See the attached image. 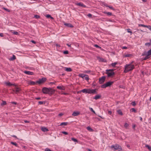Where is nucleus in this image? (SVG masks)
Instances as JSON below:
<instances>
[{"label":"nucleus","mask_w":151,"mask_h":151,"mask_svg":"<svg viewBox=\"0 0 151 151\" xmlns=\"http://www.w3.org/2000/svg\"><path fill=\"white\" fill-rule=\"evenodd\" d=\"M145 147L147 148L149 151H151V147L150 146L147 145H146Z\"/></svg>","instance_id":"31"},{"label":"nucleus","mask_w":151,"mask_h":151,"mask_svg":"<svg viewBox=\"0 0 151 151\" xmlns=\"http://www.w3.org/2000/svg\"><path fill=\"white\" fill-rule=\"evenodd\" d=\"M30 42L35 44L36 43V42L33 40H31Z\"/></svg>","instance_id":"56"},{"label":"nucleus","mask_w":151,"mask_h":151,"mask_svg":"<svg viewBox=\"0 0 151 151\" xmlns=\"http://www.w3.org/2000/svg\"><path fill=\"white\" fill-rule=\"evenodd\" d=\"M106 77L105 76H102L99 78V83L100 84H103L105 81Z\"/></svg>","instance_id":"5"},{"label":"nucleus","mask_w":151,"mask_h":151,"mask_svg":"<svg viewBox=\"0 0 151 151\" xmlns=\"http://www.w3.org/2000/svg\"><path fill=\"white\" fill-rule=\"evenodd\" d=\"M85 75H84L83 74H80L79 75V76L80 77L83 78L85 76Z\"/></svg>","instance_id":"37"},{"label":"nucleus","mask_w":151,"mask_h":151,"mask_svg":"<svg viewBox=\"0 0 151 151\" xmlns=\"http://www.w3.org/2000/svg\"><path fill=\"white\" fill-rule=\"evenodd\" d=\"M128 126H129V124L127 123H125V124H124L125 127L127 128L128 127Z\"/></svg>","instance_id":"45"},{"label":"nucleus","mask_w":151,"mask_h":151,"mask_svg":"<svg viewBox=\"0 0 151 151\" xmlns=\"http://www.w3.org/2000/svg\"><path fill=\"white\" fill-rule=\"evenodd\" d=\"M40 16L37 15H34V17L36 19H39L40 18Z\"/></svg>","instance_id":"36"},{"label":"nucleus","mask_w":151,"mask_h":151,"mask_svg":"<svg viewBox=\"0 0 151 151\" xmlns=\"http://www.w3.org/2000/svg\"><path fill=\"white\" fill-rule=\"evenodd\" d=\"M68 123L67 122H63L60 123V126H66L67 125Z\"/></svg>","instance_id":"25"},{"label":"nucleus","mask_w":151,"mask_h":151,"mask_svg":"<svg viewBox=\"0 0 151 151\" xmlns=\"http://www.w3.org/2000/svg\"><path fill=\"white\" fill-rule=\"evenodd\" d=\"M108 114L110 115H111V114H112L111 111H109Z\"/></svg>","instance_id":"64"},{"label":"nucleus","mask_w":151,"mask_h":151,"mask_svg":"<svg viewBox=\"0 0 151 151\" xmlns=\"http://www.w3.org/2000/svg\"><path fill=\"white\" fill-rule=\"evenodd\" d=\"M108 7H109V9H111L113 10H115L114 9L113 7L112 6H108Z\"/></svg>","instance_id":"46"},{"label":"nucleus","mask_w":151,"mask_h":151,"mask_svg":"<svg viewBox=\"0 0 151 151\" xmlns=\"http://www.w3.org/2000/svg\"><path fill=\"white\" fill-rule=\"evenodd\" d=\"M151 45V42H147L145 44V46H147L148 47H149Z\"/></svg>","instance_id":"35"},{"label":"nucleus","mask_w":151,"mask_h":151,"mask_svg":"<svg viewBox=\"0 0 151 151\" xmlns=\"http://www.w3.org/2000/svg\"><path fill=\"white\" fill-rule=\"evenodd\" d=\"M57 88L60 90H64L65 89V88L63 86H58L57 87Z\"/></svg>","instance_id":"13"},{"label":"nucleus","mask_w":151,"mask_h":151,"mask_svg":"<svg viewBox=\"0 0 151 151\" xmlns=\"http://www.w3.org/2000/svg\"><path fill=\"white\" fill-rule=\"evenodd\" d=\"M124 72L125 73H127L132 70L134 68V66L131 64H126L124 66Z\"/></svg>","instance_id":"2"},{"label":"nucleus","mask_w":151,"mask_h":151,"mask_svg":"<svg viewBox=\"0 0 151 151\" xmlns=\"http://www.w3.org/2000/svg\"><path fill=\"white\" fill-rule=\"evenodd\" d=\"M145 55H147L149 56L151 55V49L149 50L147 52L145 51L142 54L143 56Z\"/></svg>","instance_id":"7"},{"label":"nucleus","mask_w":151,"mask_h":151,"mask_svg":"<svg viewBox=\"0 0 151 151\" xmlns=\"http://www.w3.org/2000/svg\"><path fill=\"white\" fill-rule=\"evenodd\" d=\"M132 56V55L129 54H126L124 55L125 57H131Z\"/></svg>","instance_id":"23"},{"label":"nucleus","mask_w":151,"mask_h":151,"mask_svg":"<svg viewBox=\"0 0 151 151\" xmlns=\"http://www.w3.org/2000/svg\"><path fill=\"white\" fill-rule=\"evenodd\" d=\"M2 102L1 104V106H3L6 104V101L3 100H2Z\"/></svg>","instance_id":"20"},{"label":"nucleus","mask_w":151,"mask_h":151,"mask_svg":"<svg viewBox=\"0 0 151 151\" xmlns=\"http://www.w3.org/2000/svg\"><path fill=\"white\" fill-rule=\"evenodd\" d=\"M63 52L65 54H68V50L64 51Z\"/></svg>","instance_id":"43"},{"label":"nucleus","mask_w":151,"mask_h":151,"mask_svg":"<svg viewBox=\"0 0 151 151\" xmlns=\"http://www.w3.org/2000/svg\"><path fill=\"white\" fill-rule=\"evenodd\" d=\"M5 84L6 85L9 86H11L12 85L15 86L14 84H12L10 82H6L5 83Z\"/></svg>","instance_id":"21"},{"label":"nucleus","mask_w":151,"mask_h":151,"mask_svg":"<svg viewBox=\"0 0 151 151\" xmlns=\"http://www.w3.org/2000/svg\"><path fill=\"white\" fill-rule=\"evenodd\" d=\"M62 133H63V134H65V135H67L68 134V133L67 132H65V131L62 132Z\"/></svg>","instance_id":"47"},{"label":"nucleus","mask_w":151,"mask_h":151,"mask_svg":"<svg viewBox=\"0 0 151 151\" xmlns=\"http://www.w3.org/2000/svg\"><path fill=\"white\" fill-rule=\"evenodd\" d=\"M131 104L134 106H135L136 104V103H135V101H133V102H132V103H131Z\"/></svg>","instance_id":"42"},{"label":"nucleus","mask_w":151,"mask_h":151,"mask_svg":"<svg viewBox=\"0 0 151 151\" xmlns=\"http://www.w3.org/2000/svg\"><path fill=\"white\" fill-rule=\"evenodd\" d=\"M64 24L67 27H70L71 28L73 27V26L70 23H64Z\"/></svg>","instance_id":"12"},{"label":"nucleus","mask_w":151,"mask_h":151,"mask_svg":"<svg viewBox=\"0 0 151 151\" xmlns=\"http://www.w3.org/2000/svg\"><path fill=\"white\" fill-rule=\"evenodd\" d=\"M97 89H89L88 90V93L96 94L97 93L96 92Z\"/></svg>","instance_id":"6"},{"label":"nucleus","mask_w":151,"mask_h":151,"mask_svg":"<svg viewBox=\"0 0 151 151\" xmlns=\"http://www.w3.org/2000/svg\"><path fill=\"white\" fill-rule=\"evenodd\" d=\"M131 111L132 112L135 113L137 111L134 108H132L131 109Z\"/></svg>","instance_id":"41"},{"label":"nucleus","mask_w":151,"mask_h":151,"mask_svg":"<svg viewBox=\"0 0 151 151\" xmlns=\"http://www.w3.org/2000/svg\"><path fill=\"white\" fill-rule=\"evenodd\" d=\"M117 64V62H115L114 63H113L111 64V65L113 67H115V65H116Z\"/></svg>","instance_id":"40"},{"label":"nucleus","mask_w":151,"mask_h":151,"mask_svg":"<svg viewBox=\"0 0 151 151\" xmlns=\"http://www.w3.org/2000/svg\"><path fill=\"white\" fill-rule=\"evenodd\" d=\"M45 101H39L38 102V104H45Z\"/></svg>","instance_id":"34"},{"label":"nucleus","mask_w":151,"mask_h":151,"mask_svg":"<svg viewBox=\"0 0 151 151\" xmlns=\"http://www.w3.org/2000/svg\"><path fill=\"white\" fill-rule=\"evenodd\" d=\"M91 72L90 70H85L84 71V73H90Z\"/></svg>","instance_id":"54"},{"label":"nucleus","mask_w":151,"mask_h":151,"mask_svg":"<svg viewBox=\"0 0 151 151\" xmlns=\"http://www.w3.org/2000/svg\"><path fill=\"white\" fill-rule=\"evenodd\" d=\"M87 129L88 130L92 132L93 131V129L91 128V127H87Z\"/></svg>","instance_id":"32"},{"label":"nucleus","mask_w":151,"mask_h":151,"mask_svg":"<svg viewBox=\"0 0 151 151\" xmlns=\"http://www.w3.org/2000/svg\"><path fill=\"white\" fill-rule=\"evenodd\" d=\"M11 103L12 104H14L16 105L17 104V103L16 102L13 101L11 102Z\"/></svg>","instance_id":"57"},{"label":"nucleus","mask_w":151,"mask_h":151,"mask_svg":"<svg viewBox=\"0 0 151 151\" xmlns=\"http://www.w3.org/2000/svg\"><path fill=\"white\" fill-rule=\"evenodd\" d=\"M71 139L72 141L74 142H78V140L73 137Z\"/></svg>","instance_id":"38"},{"label":"nucleus","mask_w":151,"mask_h":151,"mask_svg":"<svg viewBox=\"0 0 151 151\" xmlns=\"http://www.w3.org/2000/svg\"><path fill=\"white\" fill-rule=\"evenodd\" d=\"M24 73L26 74L30 75H34V73L32 72L28 71H24Z\"/></svg>","instance_id":"10"},{"label":"nucleus","mask_w":151,"mask_h":151,"mask_svg":"<svg viewBox=\"0 0 151 151\" xmlns=\"http://www.w3.org/2000/svg\"><path fill=\"white\" fill-rule=\"evenodd\" d=\"M114 83L113 81H109L106 83L101 86V87L103 88H105L107 87L110 86Z\"/></svg>","instance_id":"3"},{"label":"nucleus","mask_w":151,"mask_h":151,"mask_svg":"<svg viewBox=\"0 0 151 151\" xmlns=\"http://www.w3.org/2000/svg\"><path fill=\"white\" fill-rule=\"evenodd\" d=\"M119 147L120 146L117 145H113L111 146V148H114L115 150H118V149H119V150H120L119 149L120 148H119ZM120 149L122 150L121 148H120Z\"/></svg>","instance_id":"8"},{"label":"nucleus","mask_w":151,"mask_h":151,"mask_svg":"<svg viewBox=\"0 0 151 151\" xmlns=\"http://www.w3.org/2000/svg\"><path fill=\"white\" fill-rule=\"evenodd\" d=\"M42 91L43 93L48 94L51 96L54 94L55 90L51 88L44 87L42 89Z\"/></svg>","instance_id":"1"},{"label":"nucleus","mask_w":151,"mask_h":151,"mask_svg":"<svg viewBox=\"0 0 151 151\" xmlns=\"http://www.w3.org/2000/svg\"><path fill=\"white\" fill-rule=\"evenodd\" d=\"M138 25L139 27L141 26V27H147V25H145L143 24H139Z\"/></svg>","instance_id":"39"},{"label":"nucleus","mask_w":151,"mask_h":151,"mask_svg":"<svg viewBox=\"0 0 151 151\" xmlns=\"http://www.w3.org/2000/svg\"><path fill=\"white\" fill-rule=\"evenodd\" d=\"M147 28L148 29H149L150 30H151V26L150 25L147 26Z\"/></svg>","instance_id":"51"},{"label":"nucleus","mask_w":151,"mask_h":151,"mask_svg":"<svg viewBox=\"0 0 151 151\" xmlns=\"http://www.w3.org/2000/svg\"><path fill=\"white\" fill-rule=\"evenodd\" d=\"M80 114V113L79 112L74 111L72 115L74 116H77L78 115H79Z\"/></svg>","instance_id":"14"},{"label":"nucleus","mask_w":151,"mask_h":151,"mask_svg":"<svg viewBox=\"0 0 151 151\" xmlns=\"http://www.w3.org/2000/svg\"><path fill=\"white\" fill-rule=\"evenodd\" d=\"M55 45L57 47H60V45L58 44H56Z\"/></svg>","instance_id":"58"},{"label":"nucleus","mask_w":151,"mask_h":151,"mask_svg":"<svg viewBox=\"0 0 151 151\" xmlns=\"http://www.w3.org/2000/svg\"><path fill=\"white\" fill-rule=\"evenodd\" d=\"M88 90L87 89H84L81 90L82 92L85 93H88Z\"/></svg>","instance_id":"18"},{"label":"nucleus","mask_w":151,"mask_h":151,"mask_svg":"<svg viewBox=\"0 0 151 151\" xmlns=\"http://www.w3.org/2000/svg\"><path fill=\"white\" fill-rule=\"evenodd\" d=\"M11 143L12 144V145H15L16 147H18V145H17V144L16 142H11Z\"/></svg>","instance_id":"29"},{"label":"nucleus","mask_w":151,"mask_h":151,"mask_svg":"<svg viewBox=\"0 0 151 151\" xmlns=\"http://www.w3.org/2000/svg\"><path fill=\"white\" fill-rule=\"evenodd\" d=\"M100 61H101V62H105V61L104 60V59L103 58H101L100 59Z\"/></svg>","instance_id":"53"},{"label":"nucleus","mask_w":151,"mask_h":151,"mask_svg":"<svg viewBox=\"0 0 151 151\" xmlns=\"http://www.w3.org/2000/svg\"><path fill=\"white\" fill-rule=\"evenodd\" d=\"M87 16L91 18L92 17V15L91 14H88L87 15Z\"/></svg>","instance_id":"52"},{"label":"nucleus","mask_w":151,"mask_h":151,"mask_svg":"<svg viewBox=\"0 0 151 151\" xmlns=\"http://www.w3.org/2000/svg\"><path fill=\"white\" fill-rule=\"evenodd\" d=\"M16 89L15 90H13V91L14 92H15L16 93H18L21 90L18 87H16Z\"/></svg>","instance_id":"16"},{"label":"nucleus","mask_w":151,"mask_h":151,"mask_svg":"<svg viewBox=\"0 0 151 151\" xmlns=\"http://www.w3.org/2000/svg\"><path fill=\"white\" fill-rule=\"evenodd\" d=\"M89 109H90V111L92 112L93 110L92 108L89 107Z\"/></svg>","instance_id":"60"},{"label":"nucleus","mask_w":151,"mask_h":151,"mask_svg":"<svg viewBox=\"0 0 151 151\" xmlns=\"http://www.w3.org/2000/svg\"><path fill=\"white\" fill-rule=\"evenodd\" d=\"M36 83H37L36 81L35 82L32 81H31L30 82V84L31 85H34Z\"/></svg>","instance_id":"30"},{"label":"nucleus","mask_w":151,"mask_h":151,"mask_svg":"<svg viewBox=\"0 0 151 151\" xmlns=\"http://www.w3.org/2000/svg\"><path fill=\"white\" fill-rule=\"evenodd\" d=\"M41 130L44 132H47L49 131L48 129L45 127H42L41 128Z\"/></svg>","instance_id":"15"},{"label":"nucleus","mask_w":151,"mask_h":151,"mask_svg":"<svg viewBox=\"0 0 151 151\" xmlns=\"http://www.w3.org/2000/svg\"><path fill=\"white\" fill-rule=\"evenodd\" d=\"M47 80L46 78L43 77L41 79H39V80L36 81L37 83L40 84L43 83Z\"/></svg>","instance_id":"4"},{"label":"nucleus","mask_w":151,"mask_h":151,"mask_svg":"<svg viewBox=\"0 0 151 151\" xmlns=\"http://www.w3.org/2000/svg\"><path fill=\"white\" fill-rule=\"evenodd\" d=\"M145 56H146L143 58V60H146L150 58V56H149L147 55H145Z\"/></svg>","instance_id":"27"},{"label":"nucleus","mask_w":151,"mask_h":151,"mask_svg":"<svg viewBox=\"0 0 151 151\" xmlns=\"http://www.w3.org/2000/svg\"><path fill=\"white\" fill-rule=\"evenodd\" d=\"M117 112L118 114H119L120 115H123V114L122 111L120 109L117 110Z\"/></svg>","instance_id":"19"},{"label":"nucleus","mask_w":151,"mask_h":151,"mask_svg":"<svg viewBox=\"0 0 151 151\" xmlns=\"http://www.w3.org/2000/svg\"><path fill=\"white\" fill-rule=\"evenodd\" d=\"M106 73L108 77H111L115 74L114 72H106Z\"/></svg>","instance_id":"9"},{"label":"nucleus","mask_w":151,"mask_h":151,"mask_svg":"<svg viewBox=\"0 0 151 151\" xmlns=\"http://www.w3.org/2000/svg\"><path fill=\"white\" fill-rule=\"evenodd\" d=\"M83 79L86 80L87 81L89 79L88 76L87 75H85L83 78Z\"/></svg>","instance_id":"26"},{"label":"nucleus","mask_w":151,"mask_h":151,"mask_svg":"<svg viewBox=\"0 0 151 151\" xmlns=\"http://www.w3.org/2000/svg\"><path fill=\"white\" fill-rule=\"evenodd\" d=\"M3 9H4V10H5L6 11H7V12H10V11L9 9H7V8H6L4 7V8H3Z\"/></svg>","instance_id":"44"},{"label":"nucleus","mask_w":151,"mask_h":151,"mask_svg":"<svg viewBox=\"0 0 151 151\" xmlns=\"http://www.w3.org/2000/svg\"><path fill=\"white\" fill-rule=\"evenodd\" d=\"M45 151H51V150L49 148H46L45 149Z\"/></svg>","instance_id":"55"},{"label":"nucleus","mask_w":151,"mask_h":151,"mask_svg":"<svg viewBox=\"0 0 151 151\" xmlns=\"http://www.w3.org/2000/svg\"><path fill=\"white\" fill-rule=\"evenodd\" d=\"M0 36L2 37L3 36V33H0Z\"/></svg>","instance_id":"62"},{"label":"nucleus","mask_w":151,"mask_h":151,"mask_svg":"<svg viewBox=\"0 0 151 151\" xmlns=\"http://www.w3.org/2000/svg\"><path fill=\"white\" fill-rule=\"evenodd\" d=\"M16 58V56H15V55H13V56L10 58V60L12 61V60H14Z\"/></svg>","instance_id":"24"},{"label":"nucleus","mask_w":151,"mask_h":151,"mask_svg":"<svg viewBox=\"0 0 151 151\" xmlns=\"http://www.w3.org/2000/svg\"><path fill=\"white\" fill-rule=\"evenodd\" d=\"M63 114L62 113H60L58 114V116H62L63 115Z\"/></svg>","instance_id":"61"},{"label":"nucleus","mask_w":151,"mask_h":151,"mask_svg":"<svg viewBox=\"0 0 151 151\" xmlns=\"http://www.w3.org/2000/svg\"><path fill=\"white\" fill-rule=\"evenodd\" d=\"M103 13L106 14L108 16H111L112 15V13L110 12H106L105 11L103 12Z\"/></svg>","instance_id":"22"},{"label":"nucleus","mask_w":151,"mask_h":151,"mask_svg":"<svg viewBox=\"0 0 151 151\" xmlns=\"http://www.w3.org/2000/svg\"><path fill=\"white\" fill-rule=\"evenodd\" d=\"M76 4L77 5L79 6L83 7H86V6L84 5L82 3L80 2L79 3H76Z\"/></svg>","instance_id":"11"},{"label":"nucleus","mask_w":151,"mask_h":151,"mask_svg":"<svg viewBox=\"0 0 151 151\" xmlns=\"http://www.w3.org/2000/svg\"><path fill=\"white\" fill-rule=\"evenodd\" d=\"M94 46L97 48H101V47H100L97 44L94 45Z\"/></svg>","instance_id":"50"},{"label":"nucleus","mask_w":151,"mask_h":151,"mask_svg":"<svg viewBox=\"0 0 151 151\" xmlns=\"http://www.w3.org/2000/svg\"><path fill=\"white\" fill-rule=\"evenodd\" d=\"M51 16L50 14H47L46 16V17L48 18H49L51 17Z\"/></svg>","instance_id":"48"},{"label":"nucleus","mask_w":151,"mask_h":151,"mask_svg":"<svg viewBox=\"0 0 151 151\" xmlns=\"http://www.w3.org/2000/svg\"><path fill=\"white\" fill-rule=\"evenodd\" d=\"M35 99L37 100H40L41 99V98L40 97H38L37 98H35Z\"/></svg>","instance_id":"59"},{"label":"nucleus","mask_w":151,"mask_h":151,"mask_svg":"<svg viewBox=\"0 0 151 151\" xmlns=\"http://www.w3.org/2000/svg\"><path fill=\"white\" fill-rule=\"evenodd\" d=\"M127 48V47L125 46L123 47H122L123 49H126Z\"/></svg>","instance_id":"63"},{"label":"nucleus","mask_w":151,"mask_h":151,"mask_svg":"<svg viewBox=\"0 0 151 151\" xmlns=\"http://www.w3.org/2000/svg\"><path fill=\"white\" fill-rule=\"evenodd\" d=\"M65 71L67 72H70L72 71V69L70 68H66L65 69Z\"/></svg>","instance_id":"28"},{"label":"nucleus","mask_w":151,"mask_h":151,"mask_svg":"<svg viewBox=\"0 0 151 151\" xmlns=\"http://www.w3.org/2000/svg\"><path fill=\"white\" fill-rule=\"evenodd\" d=\"M114 69H107L106 70V72H109V71L111 72H114Z\"/></svg>","instance_id":"33"},{"label":"nucleus","mask_w":151,"mask_h":151,"mask_svg":"<svg viewBox=\"0 0 151 151\" xmlns=\"http://www.w3.org/2000/svg\"><path fill=\"white\" fill-rule=\"evenodd\" d=\"M101 97V96L99 95H97L95 96L93 98V99H95L96 100L98 99H100Z\"/></svg>","instance_id":"17"},{"label":"nucleus","mask_w":151,"mask_h":151,"mask_svg":"<svg viewBox=\"0 0 151 151\" xmlns=\"http://www.w3.org/2000/svg\"><path fill=\"white\" fill-rule=\"evenodd\" d=\"M13 33L14 35H18L19 33L17 32L14 31L13 32Z\"/></svg>","instance_id":"49"}]
</instances>
